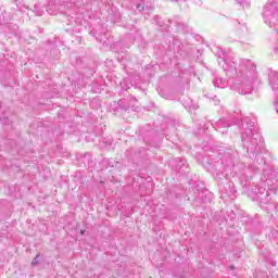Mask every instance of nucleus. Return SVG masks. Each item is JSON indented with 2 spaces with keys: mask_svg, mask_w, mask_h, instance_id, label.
<instances>
[{
  "mask_svg": "<svg viewBox=\"0 0 278 278\" xmlns=\"http://www.w3.org/2000/svg\"><path fill=\"white\" fill-rule=\"evenodd\" d=\"M238 79H239V81H241V84L247 86V85L253 84V81H255V76H253V73L245 71V72H240L238 74Z\"/></svg>",
  "mask_w": 278,
  "mask_h": 278,
  "instance_id": "2",
  "label": "nucleus"
},
{
  "mask_svg": "<svg viewBox=\"0 0 278 278\" xmlns=\"http://www.w3.org/2000/svg\"><path fill=\"white\" fill-rule=\"evenodd\" d=\"M55 10H58V4L54 5ZM59 10H62V8H59Z\"/></svg>",
  "mask_w": 278,
  "mask_h": 278,
  "instance_id": "13",
  "label": "nucleus"
},
{
  "mask_svg": "<svg viewBox=\"0 0 278 278\" xmlns=\"http://www.w3.org/2000/svg\"><path fill=\"white\" fill-rule=\"evenodd\" d=\"M225 127H229V124H225Z\"/></svg>",
  "mask_w": 278,
  "mask_h": 278,
  "instance_id": "16",
  "label": "nucleus"
},
{
  "mask_svg": "<svg viewBox=\"0 0 278 278\" xmlns=\"http://www.w3.org/2000/svg\"><path fill=\"white\" fill-rule=\"evenodd\" d=\"M81 3H84V0H81V2L79 0L73 1V5H76V8H81Z\"/></svg>",
  "mask_w": 278,
  "mask_h": 278,
  "instance_id": "6",
  "label": "nucleus"
},
{
  "mask_svg": "<svg viewBox=\"0 0 278 278\" xmlns=\"http://www.w3.org/2000/svg\"><path fill=\"white\" fill-rule=\"evenodd\" d=\"M37 264H38V255L31 262L33 266H36Z\"/></svg>",
  "mask_w": 278,
  "mask_h": 278,
  "instance_id": "9",
  "label": "nucleus"
},
{
  "mask_svg": "<svg viewBox=\"0 0 278 278\" xmlns=\"http://www.w3.org/2000/svg\"><path fill=\"white\" fill-rule=\"evenodd\" d=\"M269 84L273 90H278V72H271L269 74Z\"/></svg>",
  "mask_w": 278,
  "mask_h": 278,
  "instance_id": "3",
  "label": "nucleus"
},
{
  "mask_svg": "<svg viewBox=\"0 0 278 278\" xmlns=\"http://www.w3.org/2000/svg\"><path fill=\"white\" fill-rule=\"evenodd\" d=\"M239 94H247V92H242L240 89H238Z\"/></svg>",
  "mask_w": 278,
  "mask_h": 278,
  "instance_id": "11",
  "label": "nucleus"
},
{
  "mask_svg": "<svg viewBox=\"0 0 278 278\" xmlns=\"http://www.w3.org/2000/svg\"><path fill=\"white\" fill-rule=\"evenodd\" d=\"M47 10H48L49 14H55L53 11H51V10H53L51 4L48 5Z\"/></svg>",
  "mask_w": 278,
  "mask_h": 278,
  "instance_id": "8",
  "label": "nucleus"
},
{
  "mask_svg": "<svg viewBox=\"0 0 278 278\" xmlns=\"http://www.w3.org/2000/svg\"><path fill=\"white\" fill-rule=\"evenodd\" d=\"M84 232H85V230H81V232H80V233H81V235H84Z\"/></svg>",
  "mask_w": 278,
  "mask_h": 278,
  "instance_id": "17",
  "label": "nucleus"
},
{
  "mask_svg": "<svg viewBox=\"0 0 278 278\" xmlns=\"http://www.w3.org/2000/svg\"><path fill=\"white\" fill-rule=\"evenodd\" d=\"M245 136H247V138L250 139V141H251L252 143H255L254 140H257V138H260V135H257V134L253 135V131H252L251 129H248V130L245 131Z\"/></svg>",
  "mask_w": 278,
  "mask_h": 278,
  "instance_id": "5",
  "label": "nucleus"
},
{
  "mask_svg": "<svg viewBox=\"0 0 278 278\" xmlns=\"http://www.w3.org/2000/svg\"><path fill=\"white\" fill-rule=\"evenodd\" d=\"M137 10H139V12H142V10H144V7H142V5H137Z\"/></svg>",
  "mask_w": 278,
  "mask_h": 278,
  "instance_id": "10",
  "label": "nucleus"
},
{
  "mask_svg": "<svg viewBox=\"0 0 278 278\" xmlns=\"http://www.w3.org/2000/svg\"><path fill=\"white\" fill-rule=\"evenodd\" d=\"M223 68H224V71H228V73L236 71V68H233V67L227 68V66H225V65H223Z\"/></svg>",
  "mask_w": 278,
  "mask_h": 278,
  "instance_id": "7",
  "label": "nucleus"
},
{
  "mask_svg": "<svg viewBox=\"0 0 278 278\" xmlns=\"http://www.w3.org/2000/svg\"><path fill=\"white\" fill-rule=\"evenodd\" d=\"M275 16H278L277 2H267L263 10V18L265 20V23H269Z\"/></svg>",
  "mask_w": 278,
  "mask_h": 278,
  "instance_id": "1",
  "label": "nucleus"
},
{
  "mask_svg": "<svg viewBox=\"0 0 278 278\" xmlns=\"http://www.w3.org/2000/svg\"><path fill=\"white\" fill-rule=\"evenodd\" d=\"M232 90H238V88L236 87V85L231 86Z\"/></svg>",
  "mask_w": 278,
  "mask_h": 278,
  "instance_id": "12",
  "label": "nucleus"
},
{
  "mask_svg": "<svg viewBox=\"0 0 278 278\" xmlns=\"http://www.w3.org/2000/svg\"><path fill=\"white\" fill-rule=\"evenodd\" d=\"M228 84H229V81H227V79L217 77L214 83V86L216 88H227Z\"/></svg>",
  "mask_w": 278,
  "mask_h": 278,
  "instance_id": "4",
  "label": "nucleus"
},
{
  "mask_svg": "<svg viewBox=\"0 0 278 278\" xmlns=\"http://www.w3.org/2000/svg\"><path fill=\"white\" fill-rule=\"evenodd\" d=\"M65 8H71V5H68V3H67V4H65Z\"/></svg>",
  "mask_w": 278,
  "mask_h": 278,
  "instance_id": "15",
  "label": "nucleus"
},
{
  "mask_svg": "<svg viewBox=\"0 0 278 278\" xmlns=\"http://www.w3.org/2000/svg\"><path fill=\"white\" fill-rule=\"evenodd\" d=\"M218 125H223V119H222V121H219Z\"/></svg>",
  "mask_w": 278,
  "mask_h": 278,
  "instance_id": "14",
  "label": "nucleus"
}]
</instances>
